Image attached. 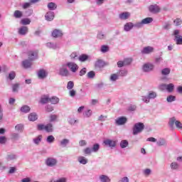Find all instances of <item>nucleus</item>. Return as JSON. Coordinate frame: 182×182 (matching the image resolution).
Here are the masks:
<instances>
[{
    "instance_id": "nucleus-34",
    "label": "nucleus",
    "mask_w": 182,
    "mask_h": 182,
    "mask_svg": "<svg viewBox=\"0 0 182 182\" xmlns=\"http://www.w3.org/2000/svg\"><path fill=\"white\" fill-rule=\"evenodd\" d=\"M68 122L69 124H75V123H78V120L75 119L73 116H70L68 119Z\"/></svg>"
},
{
    "instance_id": "nucleus-15",
    "label": "nucleus",
    "mask_w": 182,
    "mask_h": 182,
    "mask_svg": "<svg viewBox=\"0 0 182 182\" xmlns=\"http://www.w3.org/2000/svg\"><path fill=\"white\" fill-rule=\"evenodd\" d=\"M133 28H134V23L128 22L124 26V31H125V32H130Z\"/></svg>"
},
{
    "instance_id": "nucleus-47",
    "label": "nucleus",
    "mask_w": 182,
    "mask_h": 182,
    "mask_svg": "<svg viewBox=\"0 0 182 182\" xmlns=\"http://www.w3.org/2000/svg\"><path fill=\"white\" fill-rule=\"evenodd\" d=\"M31 2H25V3H23L22 5H21V8L23 9H28V8H31Z\"/></svg>"
},
{
    "instance_id": "nucleus-1",
    "label": "nucleus",
    "mask_w": 182,
    "mask_h": 182,
    "mask_svg": "<svg viewBox=\"0 0 182 182\" xmlns=\"http://www.w3.org/2000/svg\"><path fill=\"white\" fill-rule=\"evenodd\" d=\"M38 130H45L48 133H52L53 132V125L52 124H40L37 126Z\"/></svg>"
},
{
    "instance_id": "nucleus-41",
    "label": "nucleus",
    "mask_w": 182,
    "mask_h": 182,
    "mask_svg": "<svg viewBox=\"0 0 182 182\" xmlns=\"http://www.w3.org/2000/svg\"><path fill=\"white\" fill-rule=\"evenodd\" d=\"M15 130H16V132H18V133H22V132L23 130V125L21 124H18L16 125Z\"/></svg>"
},
{
    "instance_id": "nucleus-32",
    "label": "nucleus",
    "mask_w": 182,
    "mask_h": 182,
    "mask_svg": "<svg viewBox=\"0 0 182 182\" xmlns=\"http://www.w3.org/2000/svg\"><path fill=\"white\" fill-rule=\"evenodd\" d=\"M50 101L49 96L48 95H43L41 98V103L43 105H46V103H48Z\"/></svg>"
},
{
    "instance_id": "nucleus-5",
    "label": "nucleus",
    "mask_w": 182,
    "mask_h": 182,
    "mask_svg": "<svg viewBox=\"0 0 182 182\" xmlns=\"http://www.w3.org/2000/svg\"><path fill=\"white\" fill-rule=\"evenodd\" d=\"M180 31L175 30L173 31V36H175V42L176 45H182V36L179 35Z\"/></svg>"
},
{
    "instance_id": "nucleus-14",
    "label": "nucleus",
    "mask_w": 182,
    "mask_h": 182,
    "mask_svg": "<svg viewBox=\"0 0 182 182\" xmlns=\"http://www.w3.org/2000/svg\"><path fill=\"white\" fill-rule=\"evenodd\" d=\"M48 76V72L46 70L41 69L38 72V77L39 79H45Z\"/></svg>"
},
{
    "instance_id": "nucleus-6",
    "label": "nucleus",
    "mask_w": 182,
    "mask_h": 182,
    "mask_svg": "<svg viewBox=\"0 0 182 182\" xmlns=\"http://www.w3.org/2000/svg\"><path fill=\"white\" fill-rule=\"evenodd\" d=\"M46 164L48 167H55L58 164V160L55 158H48L46 161Z\"/></svg>"
},
{
    "instance_id": "nucleus-8",
    "label": "nucleus",
    "mask_w": 182,
    "mask_h": 182,
    "mask_svg": "<svg viewBox=\"0 0 182 182\" xmlns=\"http://www.w3.org/2000/svg\"><path fill=\"white\" fill-rule=\"evenodd\" d=\"M153 52H154L153 46H146L141 50L142 55H150V53H153Z\"/></svg>"
},
{
    "instance_id": "nucleus-16",
    "label": "nucleus",
    "mask_w": 182,
    "mask_h": 182,
    "mask_svg": "<svg viewBox=\"0 0 182 182\" xmlns=\"http://www.w3.org/2000/svg\"><path fill=\"white\" fill-rule=\"evenodd\" d=\"M45 18L46 21H53V18H55V13L53 11H48L46 13Z\"/></svg>"
},
{
    "instance_id": "nucleus-22",
    "label": "nucleus",
    "mask_w": 182,
    "mask_h": 182,
    "mask_svg": "<svg viewBox=\"0 0 182 182\" xmlns=\"http://www.w3.org/2000/svg\"><path fill=\"white\" fill-rule=\"evenodd\" d=\"M46 46L47 48H49V49H58L59 48V46L56 43H51L48 42L46 44Z\"/></svg>"
},
{
    "instance_id": "nucleus-11",
    "label": "nucleus",
    "mask_w": 182,
    "mask_h": 182,
    "mask_svg": "<svg viewBox=\"0 0 182 182\" xmlns=\"http://www.w3.org/2000/svg\"><path fill=\"white\" fill-rule=\"evenodd\" d=\"M104 144L105 146H108V147L113 148V147H116L117 142H116V141H113L112 139H107L104 140Z\"/></svg>"
},
{
    "instance_id": "nucleus-64",
    "label": "nucleus",
    "mask_w": 182,
    "mask_h": 182,
    "mask_svg": "<svg viewBox=\"0 0 182 182\" xmlns=\"http://www.w3.org/2000/svg\"><path fill=\"white\" fill-rule=\"evenodd\" d=\"M67 181H68V178H66L65 177H62V178L57 179L54 182H67Z\"/></svg>"
},
{
    "instance_id": "nucleus-26",
    "label": "nucleus",
    "mask_w": 182,
    "mask_h": 182,
    "mask_svg": "<svg viewBox=\"0 0 182 182\" xmlns=\"http://www.w3.org/2000/svg\"><path fill=\"white\" fill-rule=\"evenodd\" d=\"M117 74H118V76L121 77H124V76H127V70L123 69L119 70L118 72H117Z\"/></svg>"
},
{
    "instance_id": "nucleus-35",
    "label": "nucleus",
    "mask_w": 182,
    "mask_h": 182,
    "mask_svg": "<svg viewBox=\"0 0 182 182\" xmlns=\"http://www.w3.org/2000/svg\"><path fill=\"white\" fill-rule=\"evenodd\" d=\"M142 24L143 25H147V23H151L153 22V18L151 17H147L146 18H144L142 21Z\"/></svg>"
},
{
    "instance_id": "nucleus-29",
    "label": "nucleus",
    "mask_w": 182,
    "mask_h": 182,
    "mask_svg": "<svg viewBox=\"0 0 182 182\" xmlns=\"http://www.w3.org/2000/svg\"><path fill=\"white\" fill-rule=\"evenodd\" d=\"M119 146L121 149H126V147H129V141L126 139H123L121 141Z\"/></svg>"
},
{
    "instance_id": "nucleus-39",
    "label": "nucleus",
    "mask_w": 182,
    "mask_h": 182,
    "mask_svg": "<svg viewBox=\"0 0 182 182\" xmlns=\"http://www.w3.org/2000/svg\"><path fill=\"white\" fill-rule=\"evenodd\" d=\"M176 122H177V120L176 119V117H173L170 118L168 122V124L170 127L171 128L174 127V124H176Z\"/></svg>"
},
{
    "instance_id": "nucleus-20",
    "label": "nucleus",
    "mask_w": 182,
    "mask_h": 182,
    "mask_svg": "<svg viewBox=\"0 0 182 182\" xmlns=\"http://www.w3.org/2000/svg\"><path fill=\"white\" fill-rule=\"evenodd\" d=\"M77 161L78 163H80V164H83V165L87 164V163L89 162V161L86 157L82 156H80L77 157Z\"/></svg>"
},
{
    "instance_id": "nucleus-52",
    "label": "nucleus",
    "mask_w": 182,
    "mask_h": 182,
    "mask_svg": "<svg viewBox=\"0 0 182 182\" xmlns=\"http://www.w3.org/2000/svg\"><path fill=\"white\" fill-rule=\"evenodd\" d=\"M83 153L84 154H92V153H93V151L92 150V149L87 147L83 149Z\"/></svg>"
},
{
    "instance_id": "nucleus-23",
    "label": "nucleus",
    "mask_w": 182,
    "mask_h": 182,
    "mask_svg": "<svg viewBox=\"0 0 182 182\" xmlns=\"http://www.w3.org/2000/svg\"><path fill=\"white\" fill-rule=\"evenodd\" d=\"M157 146L159 147H161L163 146H167V141L163 138H160L157 141H156Z\"/></svg>"
},
{
    "instance_id": "nucleus-7",
    "label": "nucleus",
    "mask_w": 182,
    "mask_h": 182,
    "mask_svg": "<svg viewBox=\"0 0 182 182\" xmlns=\"http://www.w3.org/2000/svg\"><path fill=\"white\" fill-rule=\"evenodd\" d=\"M127 123V118L126 117H120L115 119V124L117 126H123Z\"/></svg>"
},
{
    "instance_id": "nucleus-27",
    "label": "nucleus",
    "mask_w": 182,
    "mask_h": 182,
    "mask_svg": "<svg viewBox=\"0 0 182 182\" xmlns=\"http://www.w3.org/2000/svg\"><path fill=\"white\" fill-rule=\"evenodd\" d=\"M14 16L16 19H19V18H22V16H23V14L22 13V11H21L19 10H16L14 13Z\"/></svg>"
},
{
    "instance_id": "nucleus-42",
    "label": "nucleus",
    "mask_w": 182,
    "mask_h": 182,
    "mask_svg": "<svg viewBox=\"0 0 182 182\" xmlns=\"http://www.w3.org/2000/svg\"><path fill=\"white\" fill-rule=\"evenodd\" d=\"M92 112L91 109L85 110L83 113L84 117H91Z\"/></svg>"
},
{
    "instance_id": "nucleus-36",
    "label": "nucleus",
    "mask_w": 182,
    "mask_h": 182,
    "mask_svg": "<svg viewBox=\"0 0 182 182\" xmlns=\"http://www.w3.org/2000/svg\"><path fill=\"white\" fill-rule=\"evenodd\" d=\"M148 97L150 100V99H156L157 97V92L154 91H149L148 93Z\"/></svg>"
},
{
    "instance_id": "nucleus-60",
    "label": "nucleus",
    "mask_w": 182,
    "mask_h": 182,
    "mask_svg": "<svg viewBox=\"0 0 182 182\" xmlns=\"http://www.w3.org/2000/svg\"><path fill=\"white\" fill-rule=\"evenodd\" d=\"M87 77L89 79H93V77H95V74L94 71H90L87 75Z\"/></svg>"
},
{
    "instance_id": "nucleus-48",
    "label": "nucleus",
    "mask_w": 182,
    "mask_h": 182,
    "mask_svg": "<svg viewBox=\"0 0 182 182\" xmlns=\"http://www.w3.org/2000/svg\"><path fill=\"white\" fill-rule=\"evenodd\" d=\"M166 90L168 92H173V90H174V85L173 83L166 85Z\"/></svg>"
},
{
    "instance_id": "nucleus-9",
    "label": "nucleus",
    "mask_w": 182,
    "mask_h": 182,
    "mask_svg": "<svg viewBox=\"0 0 182 182\" xmlns=\"http://www.w3.org/2000/svg\"><path fill=\"white\" fill-rule=\"evenodd\" d=\"M149 9L151 14H159V12L161 11L160 6H159L157 4L149 6Z\"/></svg>"
},
{
    "instance_id": "nucleus-12",
    "label": "nucleus",
    "mask_w": 182,
    "mask_h": 182,
    "mask_svg": "<svg viewBox=\"0 0 182 182\" xmlns=\"http://www.w3.org/2000/svg\"><path fill=\"white\" fill-rule=\"evenodd\" d=\"M62 36H63V33L62 32V31H60L59 29H55L52 32L53 38H62Z\"/></svg>"
},
{
    "instance_id": "nucleus-3",
    "label": "nucleus",
    "mask_w": 182,
    "mask_h": 182,
    "mask_svg": "<svg viewBox=\"0 0 182 182\" xmlns=\"http://www.w3.org/2000/svg\"><path fill=\"white\" fill-rule=\"evenodd\" d=\"M65 65L67 68H68V69L73 72V73H76L79 69V65L74 62H68L65 63Z\"/></svg>"
},
{
    "instance_id": "nucleus-57",
    "label": "nucleus",
    "mask_w": 182,
    "mask_h": 182,
    "mask_svg": "<svg viewBox=\"0 0 182 182\" xmlns=\"http://www.w3.org/2000/svg\"><path fill=\"white\" fill-rule=\"evenodd\" d=\"M123 62L124 65H125V66H127L130 65V63H132V58H125L124 59Z\"/></svg>"
},
{
    "instance_id": "nucleus-19",
    "label": "nucleus",
    "mask_w": 182,
    "mask_h": 182,
    "mask_svg": "<svg viewBox=\"0 0 182 182\" xmlns=\"http://www.w3.org/2000/svg\"><path fill=\"white\" fill-rule=\"evenodd\" d=\"M99 181H100V182H110V181H112L110 178L107 175H100Z\"/></svg>"
},
{
    "instance_id": "nucleus-51",
    "label": "nucleus",
    "mask_w": 182,
    "mask_h": 182,
    "mask_svg": "<svg viewBox=\"0 0 182 182\" xmlns=\"http://www.w3.org/2000/svg\"><path fill=\"white\" fill-rule=\"evenodd\" d=\"M166 100H167V102H168V103H171V102L176 101V96L169 95L167 97Z\"/></svg>"
},
{
    "instance_id": "nucleus-55",
    "label": "nucleus",
    "mask_w": 182,
    "mask_h": 182,
    "mask_svg": "<svg viewBox=\"0 0 182 182\" xmlns=\"http://www.w3.org/2000/svg\"><path fill=\"white\" fill-rule=\"evenodd\" d=\"M70 59L72 60H77V59H79V57L77 56V54L76 53H73L70 55Z\"/></svg>"
},
{
    "instance_id": "nucleus-40",
    "label": "nucleus",
    "mask_w": 182,
    "mask_h": 182,
    "mask_svg": "<svg viewBox=\"0 0 182 182\" xmlns=\"http://www.w3.org/2000/svg\"><path fill=\"white\" fill-rule=\"evenodd\" d=\"M52 105H58L59 103V98L58 97H52L50 98V101Z\"/></svg>"
},
{
    "instance_id": "nucleus-17",
    "label": "nucleus",
    "mask_w": 182,
    "mask_h": 182,
    "mask_svg": "<svg viewBox=\"0 0 182 182\" xmlns=\"http://www.w3.org/2000/svg\"><path fill=\"white\" fill-rule=\"evenodd\" d=\"M119 19H122V21H126V19H129L130 18V13L125 11L119 15Z\"/></svg>"
},
{
    "instance_id": "nucleus-38",
    "label": "nucleus",
    "mask_w": 182,
    "mask_h": 182,
    "mask_svg": "<svg viewBox=\"0 0 182 182\" xmlns=\"http://www.w3.org/2000/svg\"><path fill=\"white\" fill-rule=\"evenodd\" d=\"M87 59H89V56L86 54H82L78 57L80 62H85Z\"/></svg>"
},
{
    "instance_id": "nucleus-18",
    "label": "nucleus",
    "mask_w": 182,
    "mask_h": 182,
    "mask_svg": "<svg viewBox=\"0 0 182 182\" xmlns=\"http://www.w3.org/2000/svg\"><path fill=\"white\" fill-rule=\"evenodd\" d=\"M38 58V51H30L28 53V59L30 60H35Z\"/></svg>"
},
{
    "instance_id": "nucleus-56",
    "label": "nucleus",
    "mask_w": 182,
    "mask_h": 182,
    "mask_svg": "<svg viewBox=\"0 0 182 182\" xmlns=\"http://www.w3.org/2000/svg\"><path fill=\"white\" fill-rule=\"evenodd\" d=\"M141 100L142 102H144V103H150V100L149 98V96H142L141 97Z\"/></svg>"
},
{
    "instance_id": "nucleus-62",
    "label": "nucleus",
    "mask_w": 182,
    "mask_h": 182,
    "mask_svg": "<svg viewBox=\"0 0 182 182\" xmlns=\"http://www.w3.org/2000/svg\"><path fill=\"white\" fill-rule=\"evenodd\" d=\"M173 23L176 26H179V25H181L182 23V20H181L180 18H176L173 21Z\"/></svg>"
},
{
    "instance_id": "nucleus-2",
    "label": "nucleus",
    "mask_w": 182,
    "mask_h": 182,
    "mask_svg": "<svg viewBox=\"0 0 182 182\" xmlns=\"http://www.w3.org/2000/svg\"><path fill=\"white\" fill-rule=\"evenodd\" d=\"M144 129V124L141 122H139L134 124L133 128V134L136 136L139 134V133H141Z\"/></svg>"
},
{
    "instance_id": "nucleus-13",
    "label": "nucleus",
    "mask_w": 182,
    "mask_h": 182,
    "mask_svg": "<svg viewBox=\"0 0 182 182\" xmlns=\"http://www.w3.org/2000/svg\"><path fill=\"white\" fill-rule=\"evenodd\" d=\"M43 139V136L41 134L38 135L37 136L33 138V143L36 144V146H39V144L42 143Z\"/></svg>"
},
{
    "instance_id": "nucleus-61",
    "label": "nucleus",
    "mask_w": 182,
    "mask_h": 182,
    "mask_svg": "<svg viewBox=\"0 0 182 182\" xmlns=\"http://www.w3.org/2000/svg\"><path fill=\"white\" fill-rule=\"evenodd\" d=\"M97 38L98 39H101V40H102V39H105V38H106V35L104 34L103 33L100 32V33H99L97 34Z\"/></svg>"
},
{
    "instance_id": "nucleus-50",
    "label": "nucleus",
    "mask_w": 182,
    "mask_h": 182,
    "mask_svg": "<svg viewBox=\"0 0 182 182\" xmlns=\"http://www.w3.org/2000/svg\"><path fill=\"white\" fill-rule=\"evenodd\" d=\"M100 51L102 53H106V52H109V46H102L100 48Z\"/></svg>"
},
{
    "instance_id": "nucleus-10",
    "label": "nucleus",
    "mask_w": 182,
    "mask_h": 182,
    "mask_svg": "<svg viewBox=\"0 0 182 182\" xmlns=\"http://www.w3.org/2000/svg\"><path fill=\"white\" fill-rule=\"evenodd\" d=\"M142 69H143L144 72H151V70H153V69H154V65H153L150 63H145L143 65Z\"/></svg>"
},
{
    "instance_id": "nucleus-44",
    "label": "nucleus",
    "mask_w": 182,
    "mask_h": 182,
    "mask_svg": "<svg viewBox=\"0 0 182 182\" xmlns=\"http://www.w3.org/2000/svg\"><path fill=\"white\" fill-rule=\"evenodd\" d=\"M99 149H100V145H99V144H95L93 145L92 149H91L92 150L93 153H97L99 151Z\"/></svg>"
},
{
    "instance_id": "nucleus-45",
    "label": "nucleus",
    "mask_w": 182,
    "mask_h": 182,
    "mask_svg": "<svg viewBox=\"0 0 182 182\" xmlns=\"http://www.w3.org/2000/svg\"><path fill=\"white\" fill-rule=\"evenodd\" d=\"M16 76V73H15L14 71H11L9 74L8 79H9V80H14V79H15Z\"/></svg>"
},
{
    "instance_id": "nucleus-21",
    "label": "nucleus",
    "mask_w": 182,
    "mask_h": 182,
    "mask_svg": "<svg viewBox=\"0 0 182 182\" xmlns=\"http://www.w3.org/2000/svg\"><path fill=\"white\" fill-rule=\"evenodd\" d=\"M28 27L23 26L18 28V33L19 35H26V33H28Z\"/></svg>"
},
{
    "instance_id": "nucleus-63",
    "label": "nucleus",
    "mask_w": 182,
    "mask_h": 182,
    "mask_svg": "<svg viewBox=\"0 0 182 182\" xmlns=\"http://www.w3.org/2000/svg\"><path fill=\"white\" fill-rule=\"evenodd\" d=\"M18 88H19V84H14L12 86V90L14 92H18Z\"/></svg>"
},
{
    "instance_id": "nucleus-31",
    "label": "nucleus",
    "mask_w": 182,
    "mask_h": 182,
    "mask_svg": "<svg viewBox=\"0 0 182 182\" xmlns=\"http://www.w3.org/2000/svg\"><path fill=\"white\" fill-rule=\"evenodd\" d=\"M69 143H70V141L69 139H63L60 141V146H61L62 147H66V146H68Z\"/></svg>"
},
{
    "instance_id": "nucleus-58",
    "label": "nucleus",
    "mask_w": 182,
    "mask_h": 182,
    "mask_svg": "<svg viewBox=\"0 0 182 182\" xmlns=\"http://www.w3.org/2000/svg\"><path fill=\"white\" fill-rule=\"evenodd\" d=\"M162 75H170V68H164L161 71Z\"/></svg>"
},
{
    "instance_id": "nucleus-37",
    "label": "nucleus",
    "mask_w": 182,
    "mask_h": 182,
    "mask_svg": "<svg viewBox=\"0 0 182 182\" xmlns=\"http://www.w3.org/2000/svg\"><path fill=\"white\" fill-rule=\"evenodd\" d=\"M21 112L23 113H29L31 112V107L28 105H24L21 108Z\"/></svg>"
},
{
    "instance_id": "nucleus-53",
    "label": "nucleus",
    "mask_w": 182,
    "mask_h": 182,
    "mask_svg": "<svg viewBox=\"0 0 182 182\" xmlns=\"http://www.w3.org/2000/svg\"><path fill=\"white\" fill-rule=\"evenodd\" d=\"M75 86V84L73 83V81H69L68 82V85H67V89L68 90H72V89H73V87Z\"/></svg>"
},
{
    "instance_id": "nucleus-33",
    "label": "nucleus",
    "mask_w": 182,
    "mask_h": 182,
    "mask_svg": "<svg viewBox=\"0 0 182 182\" xmlns=\"http://www.w3.org/2000/svg\"><path fill=\"white\" fill-rule=\"evenodd\" d=\"M109 80L111 82H116V80H119V75L117 73H113L109 77Z\"/></svg>"
},
{
    "instance_id": "nucleus-24",
    "label": "nucleus",
    "mask_w": 182,
    "mask_h": 182,
    "mask_svg": "<svg viewBox=\"0 0 182 182\" xmlns=\"http://www.w3.org/2000/svg\"><path fill=\"white\" fill-rule=\"evenodd\" d=\"M28 120L30 122H35L38 120V114L35 112H32L28 115Z\"/></svg>"
},
{
    "instance_id": "nucleus-49",
    "label": "nucleus",
    "mask_w": 182,
    "mask_h": 182,
    "mask_svg": "<svg viewBox=\"0 0 182 182\" xmlns=\"http://www.w3.org/2000/svg\"><path fill=\"white\" fill-rule=\"evenodd\" d=\"M143 22L139 21L135 23H134V28H136V29H140V28H143Z\"/></svg>"
},
{
    "instance_id": "nucleus-25",
    "label": "nucleus",
    "mask_w": 182,
    "mask_h": 182,
    "mask_svg": "<svg viewBox=\"0 0 182 182\" xmlns=\"http://www.w3.org/2000/svg\"><path fill=\"white\" fill-rule=\"evenodd\" d=\"M22 65L25 69H28L32 66V62L29 60H25L23 61Z\"/></svg>"
},
{
    "instance_id": "nucleus-43",
    "label": "nucleus",
    "mask_w": 182,
    "mask_h": 182,
    "mask_svg": "<svg viewBox=\"0 0 182 182\" xmlns=\"http://www.w3.org/2000/svg\"><path fill=\"white\" fill-rule=\"evenodd\" d=\"M47 143H49V144H52L53 141H55V136L53 135H50L46 139Z\"/></svg>"
},
{
    "instance_id": "nucleus-4",
    "label": "nucleus",
    "mask_w": 182,
    "mask_h": 182,
    "mask_svg": "<svg viewBox=\"0 0 182 182\" xmlns=\"http://www.w3.org/2000/svg\"><path fill=\"white\" fill-rule=\"evenodd\" d=\"M58 74L60 76H69V70H68V66L66 65V64H63L61 65V68H60L59 69Z\"/></svg>"
},
{
    "instance_id": "nucleus-54",
    "label": "nucleus",
    "mask_w": 182,
    "mask_h": 182,
    "mask_svg": "<svg viewBox=\"0 0 182 182\" xmlns=\"http://www.w3.org/2000/svg\"><path fill=\"white\" fill-rule=\"evenodd\" d=\"M171 168L172 170H177V168H178V164H177V162H172L171 164Z\"/></svg>"
},
{
    "instance_id": "nucleus-46",
    "label": "nucleus",
    "mask_w": 182,
    "mask_h": 182,
    "mask_svg": "<svg viewBox=\"0 0 182 182\" xmlns=\"http://www.w3.org/2000/svg\"><path fill=\"white\" fill-rule=\"evenodd\" d=\"M21 25H29L31 23V19L29 18H23L21 21Z\"/></svg>"
},
{
    "instance_id": "nucleus-28",
    "label": "nucleus",
    "mask_w": 182,
    "mask_h": 182,
    "mask_svg": "<svg viewBox=\"0 0 182 182\" xmlns=\"http://www.w3.org/2000/svg\"><path fill=\"white\" fill-rule=\"evenodd\" d=\"M16 159H17L16 154H9L6 156L7 161H12V160H16Z\"/></svg>"
},
{
    "instance_id": "nucleus-59",
    "label": "nucleus",
    "mask_w": 182,
    "mask_h": 182,
    "mask_svg": "<svg viewBox=\"0 0 182 182\" xmlns=\"http://www.w3.org/2000/svg\"><path fill=\"white\" fill-rule=\"evenodd\" d=\"M56 120H58V116L57 115L51 114L50 116V122H56Z\"/></svg>"
},
{
    "instance_id": "nucleus-30",
    "label": "nucleus",
    "mask_w": 182,
    "mask_h": 182,
    "mask_svg": "<svg viewBox=\"0 0 182 182\" xmlns=\"http://www.w3.org/2000/svg\"><path fill=\"white\" fill-rule=\"evenodd\" d=\"M47 6L50 11H55L58 8V5L53 2L48 3Z\"/></svg>"
}]
</instances>
